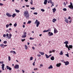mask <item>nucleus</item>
I'll list each match as a JSON object with an SVG mask.
<instances>
[{
  "mask_svg": "<svg viewBox=\"0 0 73 73\" xmlns=\"http://www.w3.org/2000/svg\"><path fill=\"white\" fill-rule=\"evenodd\" d=\"M9 27V24H7L6 25V28H8Z\"/></svg>",
  "mask_w": 73,
  "mask_h": 73,
  "instance_id": "f704fd0d",
  "label": "nucleus"
},
{
  "mask_svg": "<svg viewBox=\"0 0 73 73\" xmlns=\"http://www.w3.org/2000/svg\"><path fill=\"white\" fill-rule=\"evenodd\" d=\"M31 9H33V10H34V9H35V7H33L32 8L31 7Z\"/></svg>",
  "mask_w": 73,
  "mask_h": 73,
  "instance_id": "ea45409f",
  "label": "nucleus"
},
{
  "mask_svg": "<svg viewBox=\"0 0 73 73\" xmlns=\"http://www.w3.org/2000/svg\"><path fill=\"white\" fill-rule=\"evenodd\" d=\"M41 11H42V12H44L45 11V10L43 9H41Z\"/></svg>",
  "mask_w": 73,
  "mask_h": 73,
  "instance_id": "473e14b6",
  "label": "nucleus"
},
{
  "mask_svg": "<svg viewBox=\"0 0 73 73\" xmlns=\"http://www.w3.org/2000/svg\"><path fill=\"white\" fill-rule=\"evenodd\" d=\"M57 21V19H53V20H52V21L53 23H55V21Z\"/></svg>",
  "mask_w": 73,
  "mask_h": 73,
  "instance_id": "dca6fc26",
  "label": "nucleus"
},
{
  "mask_svg": "<svg viewBox=\"0 0 73 73\" xmlns=\"http://www.w3.org/2000/svg\"><path fill=\"white\" fill-rule=\"evenodd\" d=\"M64 5L65 6H66V4L65 3V2L64 3Z\"/></svg>",
  "mask_w": 73,
  "mask_h": 73,
  "instance_id": "680f3d73",
  "label": "nucleus"
},
{
  "mask_svg": "<svg viewBox=\"0 0 73 73\" xmlns=\"http://www.w3.org/2000/svg\"><path fill=\"white\" fill-rule=\"evenodd\" d=\"M60 55H62L63 54V53H62V50L60 51Z\"/></svg>",
  "mask_w": 73,
  "mask_h": 73,
  "instance_id": "b1692460",
  "label": "nucleus"
},
{
  "mask_svg": "<svg viewBox=\"0 0 73 73\" xmlns=\"http://www.w3.org/2000/svg\"><path fill=\"white\" fill-rule=\"evenodd\" d=\"M9 25H10V26H11V25H12V23H10L9 24Z\"/></svg>",
  "mask_w": 73,
  "mask_h": 73,
  "instance_id": "e2e57ef3",
  "label": "nucleus"
},
{
  "mask_svg": "<svg viewBox=\"0 0 73 73\" xmlns=\"http://www.w3.org/2000/svg\"><path fill=\"white\" fill-rule=\"evenodd\" d=\"M53 34L52 33H50V32H49L48 33V35L49 36H53Z\"/></svg>",
  "mask_w": 73,
  "mask_h": 73,
  "instance_id": "423d86ee",
  "label": "nucleus"
},
{
  "mask_svg": "<svg viewBox=\"0 0 73 73\" xmlns=\"http://www.w3.org/2000/svg\"><path fill=\"white\" fill-rule=\"evenodd\" d=\"M9 36L10 37H12V35L11 34H9Z\"/></svg>",
  "mask_w": 73,
  "mask_h": 73,
  "instance_id": "69168bd1",
  "label": "nucleus"
},
{
  "mask_svg": "<svg viewBox=\"0 0 73 73\" xmlns=\"http://www.w3.org/2000/svg\"><path fill=\"white\" fill-rule=\"evenodd\" d=\"M45 56L46 58H49V56H48L47 54H45Z\"/></svg>",
  "mask_w": 73,
  "mask_h": 73,
  "instance_id": "5701e85b",
  "label": "nucleus"
},
{
  "mask_svg": "<svg viewBox=\"0 0 73 73\" xmlns=\"http://www.w3.org/2000/svg\"><path fill=\"white\" fill-rule=\"evenodd\" d=\"M37 56H38V57H41V55H40V54L37 55Z\"/></svg>",
  "mask_w": 73,
  "mask_h": 73,
  "instance_id": "49530a36",
  "label": "nucleus"
},
{
  "mask_svg": "<svg viewBox=\"0 0 73 73\" xmlns=\"http://www.w3.org/2000/svg\"><path fill=\"white\" fill-rule=\"evenodd\" d=\"M24 14L25 15V16L26 19H28L29 18V15L28 11H25L24 13Z\"/></svg>",
  "mask_w": 73,
  "mask_h": 73,
  "instance_id": "f257e3e1",
  "label": "nucleus"
},
{
  "mask_svg": "<svg viewBox=\"0 0 73 73\" xmlns=\"http://www.w3.org/2000/svg\"><path fill=\"white\" fill-rule=\"evenodd\" d=\"M3 37H6V35L5 34H3Z\"/></svg>",
  "mask_w": 73,
  "mask_h": 73,
  "instance_id": "37998d69",
  "label": "nucleus"
},
{
  "mask_svg": "<svg viewBox=\"0 0 73 73\" xmlns=\"http://www.w3.org/2000/svg\"><path fill=\"white\" fill-rule=\"evenodd\" d=\"M31 21H28V23H27V24H31Z\"/></svg>",
  "mask_w": 73,
  "mask_h": 73,
  "instance_id": "2f4dec72",
  "label": "nucleus"
},
{
  "mask_svg": "<svg viewBox=\"0 0 73 73\" xmlns=\"http://www.w3.org/2000/svg\"><path fill=\"white\" fill-rule=\"evenodd\" d=\"M52 53V51H49V53L50 54Z\"/></svg>",
  "mask_w": 73,
  "mask_h": 73,
  "instance_id": "603ef678",
  "label": "nucleus"
},
{
  "mask_svg": "<svg viewBox=\"0 0 73 73\" xmlns=\"http://www.w3.org/2000/svg\"><path fill=\"white\" fill-rule=\"evenodd\" d=\"M65 22H66V23H68V19H65Z\"/></svg>",
  "mask_w": 73,
  "mask_h": 73,
  "instance_id": "6ab92c4d",
  "label": "nucleus"
},
{
  "mask_svg": "<svg viewBox=\"0 0 73 73\" xmlns=\"http://www.w3.org/2000/svg\"><path fill=\"white\" fill-rule=\"evenodd\" d=\"M25 39H21V41L23 42H24V41H25Z\"/></svg>",
  "mask_w": 73,
  "mask_h": 73,
  "instance_id": "58836bf2",
  "label": "nucleus"
},
{
  "mask_svg": "<svg viewBox=\"0 0 73 73\" xmlns=\"http://www.w3.org/2000/svg\"><path fill=\"white\" fill-rule=\"evenodd\" d=\"M55 52V50H52V52H53V53H54Z\"/></svg>",
  "mask_w": 73,
  "mask_h": 73,
  "instance_id": "052dcab7",
  "label": "nucleus"
},
{
  "mask_svg": "<svg viewBox=\"0 0 73 73\" xmlns=\"http://www.w3.org/2000/svg\"><path fill=\"white\" fill-rule=\"evenodd\" d=\"M69 8H70L71 9H73V5L72 6H70L68 7Z\"/></svg>",
  "mask_w": 73,
  "mask_h": 73,
  "instance_id": "aec40b11",
  "label": "nucleus"
},
{
  "mask_svg": "<svg viewBox=\"0 0 73 73\" xmlns=\"http://www.w3.org/2000/svg\"><path fill=\"white\" fill-rule=\"evenodd\" d=\"M31 0V1L30 2V4H31V5H32V4H33V1H32V0Z\"/></svg>",
  "mask_w": 73,
  "mask_h": 73,
  "instance_id": "c756f323",
  "label": "nucleus"
},
{
  "mask_svg": "<svg viewBox=\"0 0 73 73\" xmlns=\"http://www.w3.org/2000/svg\"><path fill=\"white\" fill-rule=\"evenodd\" d=\"M7 69V70H12V68L9 67L8 66H6Z\"/></svg>",
  "mask_w": 73,
  "mask_h": 73,
  "instance_id": "20e7f679",
  "label": "nucleus"
},
{
  "mask_svg": "<svg viewBox=\"0 0 73 73\" xmlns=\"http://www.w3.org/2000/svg\"><path fill=\"white\" fill-rule=\"evenodd\" d=\"M13 54H14H14H16V52H15V51H13Z\"/></svg>",
  "mask_w": 73,
  "mask_h": 73,
  "instance_id": "6e6d98bb",
  "label": "nucleus"
},
{
  "mask_svg": "<svg viewBox=\"0 0 73 73\" xmlns=\"http://www.w3.org/2000/svg\"><path fill=\"white\" fill-rule=\"evenodd\" d=\"M30 40H33L34 39V38H32V37H30L29 38Z\"/></svg>",
  "mask_w": 73,
  "mask_h": 73,
  "instance_id": "de8ad7c7",
  "label": "nucleus"
},
{
  "mask_svg": "<svg viewBox=\"0 0 73 73\" xmlns=\"http://www.w3.org/2000/svg\"><path fill=\"white\" fill-rule=\"evenodd\" d=\"M16 15L15 14H13L12 15V16L13 17H15V16H16Z\"/></svg>",
  "mask_w": 73,
  "mask_h": 73,
  "instance_id": "a878e982",
  "label": "nucleus"
},
{
  "mask_svg": "<svg viewBox=\"0 0 73 73\" xmlns=\"http://www.w3.org/2000/svg\"><path fill=\"white\" fill-rule=\"evenodd\" d=\"M69 48H70V49H72V48H73V46L72 45H69L68 46Z\"/></svg>",
  "mask_w": 73,
  "mask_h": 73,
  "instance_id": "412c9836",
  "label": "nucleus"
},
{
  "mask_svg": "<svg viewBox=\"0 0 73 73\" xmlns=\"http://www.w3.org/2000/svg\"><path fill=\"white\" fill-rule=\"evenodd\" d=\"M48 69H52L53 68V66L52 65H50L48 67Z\"/></svg>",
  "mask_w": 73,
  "mask_h": 73,
  "instance_id": "2eb2a0df",
  "label": "nucleus"
},
{
  "mask_svg": "<svg viewBox=\"0 0 73 73\" xmlns=\"http://www.w3.org/2000/svg\"><path fill=\"white\" fill-rule=\"evenodd\" d=\"M33 65L34 66H35V62H33Z\"/></svg>",
  "mask_w": 73,
  "mask_h": 73,
  "instance_id": "a18cd8bd",
  "label": "nucleus"
},
{
  "mask_svg": "<svg viewBox=\"0 0 73 73\" xmlns=\"http://www.w3.org/2000/svg\"><path fill=\"white\" fill-rule=\"evenodd\" d=\"M0 5H3V4L0 3Z\"/></svg>",
  "mask_w": 73,
  "mask_h": 73,
  "instance_id": "4d7b16f0",
  "label": "nucleus"
},
{
  "mask_svg": "<svg viewBox=\"0 0 73 73\" xmlns=\"http://www.w3.org/2000/svg\"><path fill=\"white\" fill-rule=\"evenodd\" d=\"M6 37H9V34L8 33H7L6 35Z\"/></svg>",
  "mask_w": 73,
  "mask_h": 73,
  "instance_id": "c9c22d12",
  "label": "nucleus"
},
{
  "mask_svg": "<svg viewBox=\"0 0 73 73\" xmlns=\"http://www.w3.org/2000/svg\"><path fill=\"white\" fill-rule=\"evenodd\" d=\"M3 45H4V44H1L0 45V46H1V47H2L3 46Z\"/></svg>",
  "mask_w": 73,
  "mask_h": 73,
  "instance_id": "4c0bfd02",
  "label": "nucleus"
},
{
  "mask_svg": "<svg viewBox=\"0 0 73 73\" xmlns=\"http://www.w3.org/2000/svg\"><path fill=\"white\" fill-rule=\"evenodd\" d=\"M7 42V41H4L3 42V43L5 44H6V43Z\"/></svg>",
  "mask_w": 73,
  "mask_h": 73,
  "instance_id": "7c9ffc66",
  "label": "nucleus"
},
{
  "mask_svg": "<svg viewBox=\"0 0 73 73\" xmlns=\"http://www.w3.org/2000/svg\"><path fill=\"white\" fill-rule=\"evenodd\" d=\"M50 59L51 60H54V57L53 56H52L50 58Z\"/></svg>",
  "mask_w": 73,
  "mask_h": 73,
  "instance_id": "4468645a",
  "label": "nucleus"
},
{
  "mask_svg": "<svg viewBox=\"0 0 73 73\" xmlns=\"http://www.w3.org/2000/svg\"><path fill=\"white\" fill-rule=\"evenodd\" d=\"M69 23H72V21L71 20H70L69 21Z\"/></svg>",
  "mask_w": 73,
  "mask_h": 73,
  "instance_id": "338daca9",
  "label": "nucleus"
},
{
  "mask_svg": "<svg viewBox=\"0 0 73 73\" xmlns=\"http://www.w3.org/2000/svg\"><path fill=\"white\" fill-rule=\"evenodd\" d=\"M63 10L64 11H66V9L64 8L63 9Z\"/></svg>",
  "mask_w": 73,
  "mask_h": 73,
  "instance_id": "c03bdc74",
  "label": "nucleus"
},
{
  "mask_svg": "<svg viewBox=\"0 0 73 73\" xmlns=\"http://www.w3.org/2000/svg\"><path fill=\"white\" fill-rule=\"evenodd\" d=\"M64 44H69V42H68V41H65V42H64Z\"/></svg>",
  "mask_w": 73,
  "mask_h": 73,
  "instance_id": "f3484780",
  "label": "nucleus"
},
{
  "mask_svg": "<svg viewBox=\"0 0 73 73\" xmlns=\"http://www.w3.org/2000/svg\"><path fill=\"white\" fill-rule=\"evenodd\" d=\"M65 46H66V48H68V47H69V46L67 44H66L65 45Z\"/></svg>",
  "mask_w": 73,
  "mask_h": 73,
  "instance_id": "79ce46f5",
  "label": "nucleus"
},
{
  "mask_svg": "<svg viewBox=\"0 0 73 73\" xmlns=\"http://www.w3.org/2000/svg\"><path fill=\"white\" fill-rule=\"evenodd\" d=\"M15 12L17 13H19L20 12V11L19 10H17L16 9H15Z\"/></svg>",
  "mask_w": 73,
  "mask_h": 73,
  "instance_id": "393cba45",
  "label": "nucleus"
},
{
  "mask_svg": "<svg viewBox=\"0 0 73 73\" xmlns=\"http://www.w3.org/2000/svg\"><path fill=\"white\" fill-rule=\"evenodd\" d=\"M39 53H40V54L41 55H44V52H39Z\"/></svg>",
  "mask_w": 73,
  "mask_h": 73,
  "instance_id": "a211bd4d",
  "label": "nucleus"
},
{
  "mask_svg": "<svg viewBox=\"0 0 73 73\" xmlns=\"http://www.w3.org/2000/svg\"><path fill=\"white\" fill-rule=\"evenodd\" d=\"M68 19H69V20H70L71 19L70 17H69L68 18Z\"/></svg>",
  "mask_w": 73,
  "mask_h": 73,
  "instance_id": "bf43d9fd",
  "label": "nucleus"
},
{
  "mask_svg": "<svg viewBox=\"0 0 73 73\" xmlns=\"http://www.w3.org/2000/svg\"><path fill=\"white\" fill-rule=\"evenodd\" d=\"M23 28H25V25H23Z\"/></svg>",
  "mask_w": 73,
  "mask_h": 73,
  "instance_id": "774afa93",
  "label": "nucleus"
},
{
  "mask_svg": "<svg viewBox=\"0 0 73 73\" xmlns=\"http://www.w3.org/2000/svg\"><path fill=\"white\" fill-rule=\"evenodd\" d=\"M38 69V68H34V70H37Z\"/></svg>",
  "mask_w": 73,
  "mask_h": 73,
  "instance_id": "864d4df0",
  "label": "nucleus"
},
{
  "mask_svg": "<svg viewBox=\"0 0 73 73\" xmlns=\"http://www.w3.org/2000/svg\"><path fill=\"white\" fill-rule=\"evenodd\" d=\"M40 66H43V65L42 64H40Z\"/></svg>",
  "mask_w": 73,
  "mask_h": 73,
  "instance_id": "5fc2aeb1",
  "label": "nucleus"
},
{
  "mask_svg": "<svg viewBox=\"0 0 73 73\" xmlns=\"http://www.w3.org/2000/svg\"><path fill=\"white\" fill-rule=\"evenodd\" d=\"M52 10L53 11V13H54L56 11V8H54L52 9Z\"/></svg>",
  "mask_w": 73,
  "mask_h": 73,
  "instance_id": "ddd939ff",
  "label": "nucleus"
},
{
  "mask_svg": "<svg viewBox=\"0 0 73 73\" xmlns=\"http://www.w3.org/2000/svg\"><path fill=\"white\" fill-rule=\"evenodd\" d=\"M66 56L68 57H69V54H68V53L67 52V54H65Z\"/></svg>",
  "mask_w": 73,
  "mask_h": 73,
  "instance_id": "e433bc0d",
  "label": "nucleus"
},
{
  "mask_svg": "<svg viewBox=\"0 0 73 73\" xmlns=\"http://www.w3.org/2000/svg\"><path fill=\"white\" fill-rule=\"evenodd\" d=\"M58 32V31L56 29H54V33H56Z\"/></svg>",
  "mask_w": 73,
  "mask_h": 73,
  "instance_id": "f8f14e48",
  "label": "nucleus"
},
{
  "mask_svg": "<svg viewBox=\"0 0 73 73\" xmlns=\"http://www.w3.org/2000/svg\"><path fill=\"white\" fill-rule=\"evenodd\" d=\"M27 37V32H25L23 33V35L22 36V38H25Z\"/></svg>",
  "mask_w": 73,
  "mask_h": 73,
  "instance_id": "7ed1b4c3",
  "label": "nucleus"
},
{
  "mask_svg": "<svg viewBox=\"0 0 73 73\" xmlns=\"http://www.w3.org/2000/svg\"><path fill=\"white\" fill-rule=\"evenodd\" d=\"M61 65V63H58L56 64V66L57 67H60V66Z\"/></svg>",
  "mask_w": 73,
  "mask_h": 73,
  "instance_id": "9d476101",
  "label": "nucleus"
},
{
  "mask_svg": "<svg viewBox=\"0 0 73 73\" xmlns=\"http://www.w3.org/2000/svg\"><path fill=\"white\" fill-rule=\"evenodd\" d=\"M50 31V29H48L47 30V32H49V31Z\"/></svg>",
  "mask_w": 73,
  "mask_h": 73,
  "instance_id": "8fccbe9b",
  "label": "nucleus"
},
{
  "mask_svg": "<svg viewBox=\"0 0 73 73\" xmlns=\"http://www.w3.org/2000/svg\"><path fill=\"white\" fill-rule=\"evenodd\" d=\"M9 61H11V57L10 56L8 57Z\"/></svg>",
  "mask_w": 73,
  "mask_h": 73,
  "instance_id": "a19ab883",
  "label": "nucleus"
},
{
  "mask_svg": "<svg viewBox=\"0 0 73 73\" xmlns=\"http://www.w3.org/2000/svg\"><path fill=\"white\" fill-rule=\"evenodd\" d=\"M14 68L15 69H19V66L18 64H17L14 66Z\"/></svg>",
  "mask_w": 73,
  "mask_h": 73,
  "instance_id": "0eeeda50",
  "label": "nucleus"
},
{
  "mask_svg": "<svg viewBox=\"0 0 73 73\" xmlns=\"http://www.w3.org/2000/svg\"><path fill=\"white\" fill-rule=\"evenodd\" d=\"M73 5V3L71 2L70 3V5L68 6V7H70Z\"/></svg>",
  "mask_w": 73,
  "mask_h": 73,
  "instance_id": "4be33fe9",
  "label": "nucleus"
},
{
  "mask_svg": "<svg viewBox=\"0 0 73 73\" xmlns=\"http://www.w3.org/2000/svg\"><path fill=\"white\" fill-rule=\"evenodd\" d=\"M34 15H37V12H35L33 13Z\"/></svg>",
  "mask_w": 73,
  "mask_h": 73,
  "instance_id": "3c124183",
  "label": "nucleus"
},
{
  "mask_svg": "<svg viewBox=\"0 0 73 73\" xmlns=\"http://www.w3.org/2000/svg\"><path fill=\"white\" fill-rule=\"evenodd\" d=\"M48 1H49L51 3V4H54L53 2H52V0H48Z\"/></svg>",
  "mask_w": 73,
  "mask_h": 73,
  "instance_id": "cd10ccee",
  "label": "nucleus"
},
{
  "mask_svg": "<svg viewBox=\"0 0 73 73\" xmlns=\"http://www.w3.org/2000/svg\"><path fill=\"white\" fill-rule=\"evenodd\" d=\"M11 38V36H9L8 37V39H10Z\"/></svg>",
  "mask_w": 73,
  "mask_h": 73,
  "instance_id": "13d9d810",
  "label": "nucleus"
},
{
  "mask_svg": "<svg viewBox=\"0 0 73 73\" xmlns=\"http://www.w3.org/2000/svg\"><path fill=\"white\" fill-rule=\"evenodd\" d=\"M2 70H4V66H5V64H2Z\"/></svg>",
  "mask_w": 73,
  "mask_h": 73,
  "instance_id": "6e6552de",
  "label": "nucleus"
},
{
  "mask_svg": "<svg viewBox=\"0 0 73 73\" xmlns=\"http://www.w3.org/2000/svg\"><path fill=\"white\" fill-rule=\"evenodd\" d=\"M33 57L32 56L30 58V61H32L33 60Z\"/></svg>",
  "mask_w": 73,
  "mask_h": 73,
  "instance_id": "c85d7f7f",
  "label": "nucleus"
},
{
  "mask_svg": "<svg viewBox=\"0 0 73 73\" xmlns=\"http://www.w3.org/2000/svg\"><path fill=\"white\" fill-rule=\"evenodd\" d=\"M48 31L47 30H44V31L43 32L44 33V32H47Z\"/></svg>",
  "mask_w": 73,
  "mask_h": 73,
  "instance_id": "09e8293b",
  "label": "nucleus"
},
{
  "mask_svg": "<svg viewBox=\"0 0 73 73\" xmlns=\"http://www.w3.org/2000/svg\"><path fill=\"white\" fill-rule=\"evenodd\" d=\"M14 26L16 27L17 26V24L16 23H15V24H14Z\"/></svg>",
  "mask_w": 73,
  "mask_h": 73,
  "instance_id": "72a5a7b5",
  "label": "nucleus"
},
{
  "mask_svg": "<svg viewBox=\"0 0 73 73\" xmlns=\"http://www.w3.org/2000/svg\"><path fill=\"white\" fill-rule=\"evenodd\" d=\"M6 16L9 17H12V15H11V14H9V13H6Z\"/></svg>",
  "mask_w": 73,
  "mask_h": 73,
  "instance_id": "39448f33",
  "label": "nucleus"
},
{
  "mask_svg": "<svg viewBox=\"0 0 73 73\" xmlns=\"http://www.w3.org/2000/svg\"><path fill=\"white\" fill-rule=\"evenodd\" d=\"M35 24H36V27H38L40 25V22L38 21V20H36L35 23Z\"/></svg>",
  "mask_w": 73,
  "mask_h": 73,
  "instance_id": "f03ea898",
  "label": "nucleus"
},
{
  "mask_svg": "<svg viewBox=\"0 0 73 73\" xmlns=\"http://www.w3.org/2000/svg\"><path fill=\"white\" fill-rule=\"evenodd\" d=\"M64 63L65 64V65H69V62H68V61L66 62H64Z\"/></svg>",
  "mask_w": 73,
  "mask_h": 73,
  "instance_id": "1a4fd4ad",
  "label": "nucleus"
},
{
  "mask_svg": "<svg viewBox=\"0 0 73 73\" xmlns=\"http://www.w3.org/2000/svg\"><path fill=\"white\" fill-rule=\"evenodd\" d=\"M47 2H48V0H44V5H46L47 4Z\"/></svg>",
  "mask_w": 73,
  "mask_h": 73,
  "instance_id": "9b49d317",
  "label": "nucleus"
},
{
  "mask_svg": "<svg viewBox=\"0 0 73 73\" xmlns=\"http://www.w3.org/2000/svg\"><path fill=\"white\" fill-rule=\"evenodd\" d=\"M25 49L26 50H27L28 49V46L27 45H25Z\"/></svg>",
  "mask_w": 73,
  "mask_h": 73,
  "instance_id": "bb28decb",
  "label": "nucleus"
},
{
  "mask_svg": "<svg viewBox=\"0 0 73 73\" xmlns=\"http://www.w3.org/2000/svg\"><path fill=\"white\" fill-rule=\"evenodd\" d=\"M67 48H68V50H70V48H69V47H68Z\"/></svg>",
  "mask_w": 73,
  "mask_h": 73,
  "instance_id": "0e129e2a",
  "label": "nucleus"
}]
</instances>
